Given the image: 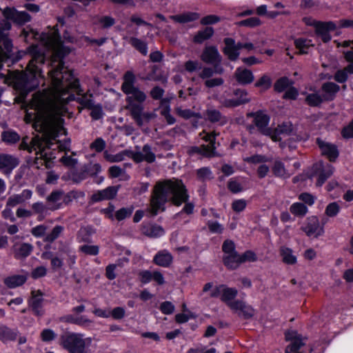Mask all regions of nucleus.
Segmentation results:
<instances>
[{
    "instance_id": "nucleus-5",
    "label": "nucleus",
    "mask_w": 353,
    "mask_h": 353,
    "mask_svg": "<svg viewBox=\"0 0 353 353\" xmlns=\"http://www.w3.org/2000/svg\"><path fill=\"white\" fill-rule=\"evenodd\" d=\"M135 76L131 71L125 72L121 85L122 91L127 95L125 109L137 124H141L140 116L144 110L143 103L147 99V94L135 85Z\"/></svg>"
},
{
    "instance_id": "nucleus-43",
    "label": "nucleus",
    "mask_w": 353,
    "mask_h": 353,
    "mask_svg": "<svg viewBox=\"0 0 353 353\" xmlns=\"http://www.w3.org/2000/svg\"><path fill=\"white\" fill-rule=\"evenodd\" d=\"M188 152L190 154H199L208 158L214 157L212 150L209 149L205 144L200 146H192L189 149Z\"/></svg>"
},
{
    "instance_id": "nucleus-44",
    "label": "nucleus",
    "mask_w": 353,
    "mask_h": 353,
    "mask_svg": "<svg viewBox=\"0 0 353 353\" xmlns=\"http://www.w3.org/2000/svg\"><path fill=\"white\" fill-rule=\"evenodd\" d=\"M290 211L296 216L303 217L307 213L308 209L305 204L296 202L290 205Z\"/></svg>"
},
{
    "instance_id": "nucleus-27",
    "label": "nucleus",
    "mask_w": 353,
    "mask_h": 353,
    "mask_svg": "<svg viewBox=\"0 0 353 353\" xmlns=\"http://www.w3.org/2000/svg\"><path fill=\"white\" fill-rule=\"evenodd\" d=\"M292 130V125L290 123H283L274 130H272V134L270 137L274 141H279L281 139L280 135H289Z\"/></svg>"
},
{
    "instance_id": "nucleus-50",
    "label": "nucleus",
    "mask_w": 353,
    "mask_h": 353,
    "mask_svg": "<svg viewBox=\"0 0 353 353\" xmlns=\"http://www.w3.org/2000/svg\"><path fill=\"white\" fill-rule=\"evenodd\" d=\"M63 231V226L56 225L50 233L45 236L44 241L48 243H52L61 235Z\"/></svg>"
},
{
    "instance_id": "nucleus-63",
    "label": "nucleus",
    "mask_w": 353,
    "mask_h": 353,
    "mask_svg": "<svg viewBox=\"0 0 353 353\" xmlns=\"http://www.w3.org/2000/svg\"><path fill=\"white\" fill-rule=\"evenodd\" d=\"M228 188L234 194L239 193L243 190L242 185L235 179H231L228 183Z\"/></svg>"
},
{
    "instance_id": "nucleus-62",
    "label": "nucleus",
    "mask_w": 353,
    "mask_h": 353,
    "mask_svg": "<svg viewBox=\"0 0 353 353\" xmlns=\"http://www.w3.org/2000/svg\"><path fill=\"white\" fill-rule=\"evenodd\" d=\"M91 110L90 116L94 120H98L103 117V110L101 105L94 103L89 108Z\"/></svg>"
},
{
    "instance_id": "nucleus-6",
    "label": "nucleus",
    "mask_w": 353,
    "mask_h": 353,
    "mask_svg": "<svg viewBox=\"0 0 353 353\" xmlns=\"http://www.w3.org/2000/svg\"><path fill=\"white\" fill-rule=\"evenodd\" d=\"M45 108H46V114H50L49 116H52V117H59L61 120V128L63 129L61 132L57 133V136L54 137V139L52 137L51 139V147H46V151L47 150H55L59 149L60 151H67L70 150V140L66 139L63 142H61L58 138L61 135H66V130L63 127L64 119L61 117V112H63V105H59L57 106V108L54 110L50 108V104L48 103V101L45 99L44 101Z\"/></svg>"
},
{
    "instance_id": "nucleus-7",
    "label": "nucleus",
    "mask_w": 353,
    "mask_h": 353,
    "mask_svg": "<svg viewBox=\"0 0 353 353\" xmlns=\"http://www.w3.org/2000/svg\"><path fill=\"white\" fill-rule=\"evenodd\" d=\"M91 343V338H83L81 334H66L61 337V345L69 353H88Z\"/></svg>"
},
{
    "instance_id": "nucleus-49",
    "label": "nucleus",
    "mask_w": 353,
    "mask_h": 353,
    "mask_svg": "<svg viewBox=\"0 0 353 353\" xmlns=\"http://www.w3.org/2000/svg\"><path fill=\"white\" fill-rule=\"evenodd\" d=\"M305 101L310 106L316 107L320 105L325 100L322 95L312 93L306 97Z\"/></svg>"
},
{
    "instance_id": "nucleus-33",
    "label": "nucleus",
    "mask_w": 353,
    "mask_h": 353,
    "mask_svg": "<svg viewBox=\"0 0 353 353\" xmlns=\"http://www.w3.org/2000/svg\"><path fill=\"white\" fill-rule=\"evenodd\" d=\"M238 294V290L234 288H229L226 285H224V288L222 291V296H221V300L226 303V305L230 308V305L234 303L233 299Z\"/></svg>"
},
{
    "instance_id": "nucleus-38",
    "label": "nucleus",
    "mask_w": 353,
    "mask_h": 353,
    "mask_svg": "<svg viewBox=\"0 0 353 353\" xmlns=\"http://www.w3.org/2000/svg\"><path fill=\"white\" fill-rule=\"evenodd\" d=\"M27 280L24 275H13L5 279L4 283L10 288H14L22 285Z\"/></svg>"
},
{
    "instance_id": "nucleus-28",
    "label": "nucleus",
    "mask_w": 353,
    "mask_h": 353,
    "mask_svg": "<svg viewBox=\"0 0 353 353\" xmlns=\"http://www.w3.org/2000/svg\"><path fill=\"white\" fill-rule=\"evenodd\" d=\"M224 43L225 45L223 48L224 54L228 56L230 60L236 61L239 56V52L236 50L234 39L225 38L224 39Z\"/></svg>"
},
{
    "instance_id": "nucleus-19",
    "label": "nucleus",
    "mask_w": 353,
    "mask_h": 353,
    "mask_svg": "<svg viewBox=\"0 0 353 353\" xmlns=\"http://www.w3.org/2000/svg\"><path fill=\"white\" fill-rule=\"evenodd\" d=\"M230 305L232 311L236 312L239 316H242L245 319H250L254 315V310L252 307L243 301L235 300L234 303Z\"/></svg>"
},
{
    "instance_id": "nucleus-2",
    "label": "nucleus",
    "mask_w": 353,
    "mask_h": 353,
    "mask_svg": "<svg viewBox=\"0 0 353 353\" xmlns=\"http://www.w3.org/2000/svg\"><path fill=\"white\" fill-rule=\"evenodd\" d=\"M45 99L39 95H33L30 103V109L34 110L33 113L27 112L26 119L34 121V127L36 130L41 132L42 135L35 136L32 139L30 143L27 141L28 138H23L20 144V149L26 150L30 152H36L37 157L34 161V165L37 168L45 165L46 168L53 166V160L56 158L55 154L52 152L46 151V147H51L52 137L57 136V133L61 132V120L59 117H52L46 114V108L44 105Z\"/></svg>"
},
{
    "instance_id": "nucleus-24",
    "label": "nucleus",
    "mask_w": 353,
    "mask_h": 353,
    "mask_svg": "<svg viewBox=\"0 0 353 353\" xmlns=\"http://www.w3.org/2000/svg\"><path fill=\"white\" fill-rule=\"evenodd\" d=\"M32 192L30 190H23L21 194H12L8 197L6 204L12 208L24 203L32 197Z\"/></svg>"
},
{
    "instance_id": "nucleus-37",
    "label": "nucleus",
    "mask_w": 353,
    "mask_h": 353,
    "mask_svg": "<svg viewBox=\"0 0 353 353\" xmlns=\"http://www.w3.org/2000/svg\"><path fill=\"white\" fill-rule=\"evenodd\" d=\"M218 135L219 134L216 133L215 132L206 133L205 131H203L202 132L199 133V137L201 139L205 142L209 143V145H206L209 149L212 150V153L214 154V157L216 156L215 141Z\"/></svg>"
},
{
    "instance_id": "nucleus-10",
    "label": "nucleus",
    "mask_w": 353,
    "mask_h": 353,
    "mask_svg": "<svg viewBox=\"0 0 353 353\" xmlns=\"http://www.w3.org/2000/svg\"><path fill=\"white\" fill-rule=\"evenodd\" d=\"M3 17L14 23L22 26L31 20V16L25 11H18L14 8L7 7L3 10Z\"/></svg>"
},
{
    "instance_id": "nucleus-42",
    "label": "nucleus",
    "mask_w": 353,
    "mask_h": 353,
    "mask_svg": "<svg viewBox=\"0 0 353 353\" xmlns=\"http://www.w3.org/2000/svg\"><path fill=\"white\" fill-rule=\"evenodd\" d=\"M280 254L285 263L293 265L296 263V257L293 254V251L289 248L283 246L280 249Z\"/></svg>"
},
{
    "instance_id": "nucleus-53",
    "label": "nucleus",
    "mask_w": 353,
    "mask_h": 353,
    "mask_svg": "<svg viewBox=\"0 0 353 353\" xmlns=\"http://www.w3.org/2000/svg\"><path fill=\"white\" fill-rule=\"evenodd\" d=\"M261 21L259 18L256 17H250L245 20L240 21L237 23L239 26H245L248 28H255L259 26Z\"/></svg>"
},
{
    "instance_id": "nucleus-13",
    "label": "nucleus",
    "mask_w": 353,
    "mask_h": 353,
    "mask_svg": "<svg viewBox=\"0 0 353 353\" xmlns=\"http://www.w3.org/2000/svg\"><path fill=\"white\" fill-rule=\"evenodd\" d=\"M43 296V294L41 290H32L31 292V296L28 300L30 309L35 316L39 317L42 316L45 313V310L43 307L44 301Z\"/></svg>"
},
{
    "instance_id": "nucleus-20",
    "label": "nucleus",
    "mask_w": 353,
    "mask_h": 353,
    "mask_svg": "<svg viewBox=\"0 0 353 353\" xmlns=\"http://www.w3.org/2000/svg\"><path fill=\"white\" fill-rule=\"evenodd\" d=\"M119 186H109L105 189L95 192L91 196L92 203H97L104 200L114 199L118 192Z\"/></svg>"
},
{
    "instance_id": "nucleus-56",
    "label": "nucleus",
    "mask_w": 353,
    "mask_h": 353,
    "mask_svg": "<svg viewBox=\"0 0 353 353\" xmlns=\"http://www.w3.org/2000/svg\"><path fill=\"white\" fill-rule=\"evenodd\" d=\"M340 210V205L336 202H332L327 205L325 214L329 217H334L339 213Z\"/></svg>"
},
{
    "instance_id": "nucleus-55",
    "label": "nucleus",
    "mask_w": 353,
    "mask_h": 353,
    "mask_svg": "<svg viewBox=\"0 0 353 353\" xmlns=\"http://www.w3.org/2000/svg\"><path fill=\"white\" fill-rule=\"evenodd\" d=\"M302 338L295 339L291 343L286 347L285 353H294L297 352L302 346L304 345Z\"/></svg>"
},
{
    "instance_id": "nucleus-35",
    "label": "nucleus",
    "mask_w": 353,
    "mask_h": 353,
    "mask_svg": "<svg viewBox=\"0 0 353 353\" xmlns=\"http://www.w3.org/2000/svg\"><path fill=\"white\" fill-rule=\"evenodd\" d=\"M200 14L194 12H187L180 14L172 16L171 18L176 22L185 23L197 20Z\"/></svg>"
},
{
    "instance_id": "nucleus-15",
    "label": "nucleus",
    "mask_w": 353,
    "mask_h": 353,
    "mask_svg": "<svg viewBox=\"0 0 353 353\" xmlns=\"http://www.w3.org/2000/svg\"><path fill=\"white\" fill-rule=\"evenodd\" d=\"M334 172V168L330 164L324 165L322 162H319L313 165L314 175L317 176L316 185L319 187L325 182V181L332 176Z\"/></svg>"
},
{
    "instance_id": "nucleus-31",
    "label": "nucleus",
    "mask_w": 353,
    "mask_h": 353,
    "mask_svg": "<svg viewBox=\"0 0 353 353\" xmlns=\"http://www.w3.org/2000/svg\"><path fill=\"white\" fill-rule=\"evenodd\" d=\"M19 330L12 329L5 325H0V340L6 342L14 341L17 338Z\"/></svg>"
},
{
    "instance_id": "nucleus-21",
    "label": "nucleus",
    "mask_w": 353,
    "mask_h": 353,
    "mask_svg": "<svg viewBox=\"0 0 353 353\" xmlns=\"http://www.w3.org/2000/svg\"><path fill=\"white\" fill-rule=\"evenodd\" d=\"M32 250V245L28 243H15L12 248V254L16 259H26Z\"/></svg>"
},
{
    "instance_id": "nucleus-46",
    "label": "nucleus",
    "mask_w": 353,
    "mask_h": 353,
    "mask_svg": "<svg viewBox=\"0 0 353 353\" xmlns=\"http://www.w3.org/2000/svg\"><path fill=\"white\" fill-rule=\"evenodd\" d=\"M272 172L276 176L288 178L290 174L285 168L284 164L280 161H276L272 167Z\"/></svg>"
},
{
    "instance_id": "nucleus-14",
    "label": "nucleus",
    "mask_w": 353,
    "mask_h": 353,
    "mask_svg": "<svg viewBox=\"0 0 353 353\" xmlns=\"http://www.w3.org/2000/svg\"><path fill=\"white\" fill-rule=\"evenodd\" d=\"M249 116L254 118V124L261 133L269 137L272 134V129L268 127L270 117L267 114L263 111H257L250 113Z\"/></svg>"
},
{
    "instance_id": "nucleus-3",
    "label": "nucleus",
    "mask_w": 353,
    "mask_h": 353,
    "mask_svg": "<svg viewBox=\"0 0 353 353\" xmlns=\"http://www.w3.org/2000/svg\"><path fill=\"white\" fill-rule=\"evenodd\" d=\"M189 195L181 180L177 179L157 181L154 187L148 210L152 216L159 211L165 210V204L171 201L174 205L179 206L185 203L181 212L190 214L193 212L194 204L188 202Z\"/></svg>"
},
{
    "instance_id": "nucleus-57",
    "label": "nucleus",
    "mask_w": 353,
    "mask_h": 353,
    "mask_svg": "<svg viewBox=\"0 0 353 353\" xmlns=\"http://www.w3.org/2000/svg\"><path fill=\"white\" fill-rule=\"evenodd\" d=\"M67 318L69 322L81 326L88 325L92 323V321L85 316L74 317L72 315H70Z\"/></svg>"
},
{
    "instance_id": "nucleus-64",
    "label": "nucleus",
    "mask_w": 353,
    "mask_h": 353,
    "mask_svg": "<svg viewBox=\"0 0 353 353\" xmlns=\"http://www.w3.org/2000/svg\"><path fill=\"white\" fill-rule=\"evenodd\" d=\"M57 336V334L51 329H44L41 332V340L44 342H50L53 341Z\"/></svg>"
},
{
    "instance_id": "nucleus-9",
    "label": "nucleus",
    "mask_w": 353,
    "mask_h": 353,
    "mask_svg": "<svg viewBox=\"0 0 353 353\" xmlns=\"http://www.w3.org/2000/svg\"><path fill=\"white\" fill-rule=\"evenodd\" d=\"M233 94L235 98L225 99L221 101V105L225 108H232L250 101L249 94L245 90L236 89L234 90Z\"/></svg>"
},
{
    "instance_id": "nucleus-4",
    "label": "nucleus",
    "mask_w": 353,
    "mask_h": 353,
    "mask_svg": "<svg viewBox=\"0 0 353 353\" xmlns=\"http://www.w3.org/2000/svg\"><path fill=\"white\" fill-rule=\"evenodd\" d=\"M32 58L29 61L27 72H14L12 74V83L14 88L20 92L22 98H25L29 92L34 90L38 85L37 76L40 75L41 69L39 65L44 63L43 53L37 51V46L31 48Z\"/></svg>"
},
{
    "instance_id": "nucleus-39",
    "label": "nucleus",
    "mask_w": 353,
    "mask_h": 353,
    "mask_svg": "<svg viewBox=\"0 0 353 353\" xmlns=\"http://www.w3.org/2000/svg\"><path fill=\"white\" fill-rule=\"evenodd\" d=\"M224 284L213 286L212 283H207L204 285L203 292H207L210 290V296L211 298H220L222 296Z\"/></svg>"
},
{
    "instance_id": "nucleus-1",
    "label": "nucleus",
    "mask_w": 353,
    "mask_h": 353,
    "mask_svg": "<svg viewBox=\"0 0 353 353\" xmlns=\"http://www.w3.org/2000/svg\"><path fill=\"white\" fill-rule=\"evenodd\" d=\"M70 52L68 48L62 45L56 47L53 54L52 63L58 61L57 65L49 71L52 81V87L37 92L33 95L43 97L50 104V108L54 110L59 105H63L61 117L66 112L65 105L71 101L77 100L84 108L89 109L94 104L92 95L84 94L80 88L79 79L74 78L72 71L64 66L63 59Z\"/></svg>"
},
{
    "instance_id": "nucleus-52",
    "label": "nucleus",
    "mask_w": 353,
    "mask_h": 353,
    "mask_svg": "<svg viewBox=\"0 0 353 353\" xmlns=\"http://www.w3.org/2000/svg\"><path fill=\"white\" fill-rule=\"evenodd\" d=\"M292 84V81L288 78L281 77L275 82L274 87L276 91L281 92Z\"/></svg>"
},
{
    "instance_id": "nucleus-22",
    "label": "nucleus",
    "mask_w": 353,
    "mask_h": 353,
    "mask_svg": "<svg viewBox=\"0 0 353 353\" xmlns=\"http://www.w3.org/2000/svg\"><path fill=\"white\" fill-rule=\"evenodd\" d=\"M322 97L325 101H333L336 93L340 90V86L333 82H325L321 86Z\"/></svg>"
},
{
    "instance_id": "nucleus-59",
    "label": "nucleus",
    "mask_w": 353,
    "mask_h": 353,
    "mask_svg": "<svg viewBox=\"0 0 353 353\" xmlns=\"http://www.w3.org/2000/svg\"><path fill=\"white\" fill-rule=\"evenodd\" d=\"M47 230L48 227L46 225H39L31 229V234L37 238H41L46 235Z\"/></svg>"
},
{
    "instance_id": "nucleus-34",
    "label": "nucleus",
    "mask_w": 353,
    "mask_h": 353,
    "mask_svg": "<svg viewBox=\"0 0 353 353\" xmlns=\"http://www.w3.org/2000/svg\"><path fill=\"white\" fill-rule=\"evenodd\" d=\"M58 254L65 259L68 265L72 267L76 262V255L74 252L68 245H64L59 250Z\"/></svg>"
},
{
    "instance_id": "nucleus-51",
    "label": "nucleus",
    "mask_w": 353,
    "mask_h": 353,
    "mask_svg": "<svg viewBox=\"0 0 353 353\" xmlns=\"http://www.w3.org/2000/svg\"><path fill=\"white\" fill-rule=\"evenodd\" d=\"M134 210L133 207L122 208L115 212L114 217L118 221L124 220L130 217Z\"/></svg>"
},
{
    "instance_id": "nucleus-47",
    "label": "nucleus",
    "mask_w": 353,
    "mask_h": 353,
    "mask_svg": "<svg viewBox=\"0 0 353 353\" xmlns=\"http://www.w3.org/2000/svg\"><path fill=\"white\" fill-rule=\"evenodd\" d=\"M130 43L143 55L148 54V46L147 43L136 37H131L130 39Z\"/></svg>"
},
{
    "instance_id": "nucleus-32",
    "label": "nucleus",
    "mask_w": 353,
    "mask_h": 353,
    "mask_svg": "<svg viewBox=\"0 0 353 353\" xmlns=\"http://www.w3.org/2000/svg\"><path fill=\"white\" fill-rule=\"evenodd\" d=\"M223 264L229 269H236L241 264L240 254L237 252L223 255Z\"/></svg>"
},
{
    "instance_id": "nucleus-30",
    "label": "nucleus",
    "mask_w": 353,
    "mask_h": 353,
    "mask_svg": "<svg viewBox=\"0 0 353 353\" xmlns=\"http://www.w3.org/2000/svg\"><path fill=\"white\" fill-rule=\"evenodd\" d=\"M63 196V191L59 190L52 191L46 199L50 205L48 209L56 210L61 208L62 204L60 201L62 200Z\"/></svg>"
},
{
    "instance_id": "nucleus-36",
    "label": "nucleus",
    "mask_w": 353,
    "mask_h": 353,
    "mask_svg": "<svg viewBox=\"0 0 353 353\" xmlns=\"http://www.w3.org/2000/svg\"><path fill=\"white\" fill-rule=\"evenodd\" d=\"M214 29L212 27H206L196 32L193 38L196 43H202L204 41L210 39L214 34Z\"/></svg>"
},
{
    "instance_id": "nucleus-45",
    "label": "nucleus",
    "mask_w": 353,
    "mask_h": 353,
    "mask_svg": "<svg viewBox=\"0 0 353 353\" xmlns=\"http://www.w3.org/2000/svg\"><path fill=\"white\" fill-rule=\"evenodd\" d=\"M96 23L99 25L100 27L103 29H108L110 27L113 26L115 24V19L108 15L105 16H96Z\"/></svg>"
},
{
    "instance_id": "nucleus-54",
    "label": "nucleus",
    "mask_w": 353,
    "mask_h": 353,
    "mask_svg": "<svg viewBox=\"0 0 353 353\" xmlns=\"http://www.w3.org/2000/svg\"><path fill=\"white\" fill-rule=\"evenodd\" d=\"M223 72V69L222 68H219L217 70H214L212 68L205 67L204 68L201 73L199 74V77L202 79H210L213 76L214 73L221 74Z\"/></svg>"
},
{
    "instance_id": "nucleus-26",
    "label": "nucleus",
    "mask_w": 353,
    "mask_h": 353,
    "mask_svg": "<svg viewBox=\"0 0 353 353\" xmlns=\"http://www.w3.org/2000/svg\"><path fill=\"white\" fill-rule=\"evenodd\" d=\"M173 261L172 254L167 250H163L158 252L154 256L153 262L159 265L163 268L169 267Z\"/></svg>"
},
{
    "instance_id": "nucleus-18",
    "label": "nucleus",
    "mask_w": 353,
    "mask_h": 353,
    "mask_svg": "<svg viewBox=\"0 0 353 353\" xmlns=\"http://www.w3.org/2000/svg\"><path fill=\"white\" fill-rule=\"evenodd\" d=\"M201 60L208 64L216 65L221 62V56L215 46H206L201 55Z\"/></svg>"
},
{
    "instance_id": "nucleus-12",
    "label": "nucleus",
    "mask_w": 353,
    "mask_h": 353,
    "mask_svg": "<svg viewBox=\"0 0 353 353\" xmlns=\"http://www.w3.org/2000/svg\"><path fill=\"white\" fill-rule=\"evenodd\" d=\"M128 153L130 154V158L137 163L142 161L152 163L156 160V155L152 152L150 145L148 144L144 145L141 151L131 150V152Z\"/></svg>"
},
{
    "instance_id": "nucleus-16",
    "label": "nucleus",
    "mask_w": 353,
    "mask_h": 353,
    "mask_svg": "<svg viewBox=\"0 0 353 353\" xmlns=\"http://www.w3.org/2000/svg\"><path fill=\"white\" fill-rule=\"evenodd\" d=\"M19 164V160L17 157L9 154H0V171L4 174L10 175Z\"/></svg>"
},
{
    "instance_id": "nucleus-41",
    "label": "nucleus",
    "mask_w": 353,
    "mask_h": 353,
    "mask_svg": "<svg viewBox=\"0 0 353 353\" xmlns=\"http://www.w3.org/2000/svg\"><path fill=\"white\" fill-rule=\"evenodd\" d=\"M94 233V230L90 225L80 228L77 233V241L79 242H89L90 236Z\"/></svg>"
},
{
    "instance_id": "nucleus-58",
    "label": "nucleus",
    "mask_w": 353,
    "mask_h": 353,
    "mask_svg": "<svg viewBox=\"0 0 353 353\" xmlns=\"http://www.w3.org/2000/svg\"><path fill=\"white\" fill-rule=\"evenodd\" d=\"M272 85V80L268 75L262 76L254 84L255 87L268 90Z\"/></svg>"
},
{
    "instance_id": "nucleus-25",
    "label": "nucleus",
    "mask_w": 353,
    "mask_h": 353,
    "mask_svg": "<svg viewBox=\"0 0 353 353\" xmlns=\"http://www.w3.org/2000/svg\"><path fill=\"white\" fill-rule=\"evenodd\" d=\"M234 77L238 83L241 85L250 84L254 79L251 70L241 67L236 69Z\"/></svg>"
},
{
    "instance_id": "nucleus-48",
    "label": "nucleus",
    "mask_w": 353,
    "mask_h": 353,
    "mask_svg": "<svg viewBox=\"0 0 353 353\" xmlns=\"http://www.w3.org/2000/svg\"><path fill=\"white\" fill-rule=\"evenodd\" d=\"M295 46L299 50L300 54H307V49L312 46V41L305 39H297L294 41Z\"/></svg>"
},
{
    "instance_id": "nucleus-29",
    "label": "nucleus",
    "mask_w": 353,
    "mask_h": 353,
    "mask_svg": "<svg viewBox=\"0 0 353 353\" xmlns=\"http://www.w3.org/2000/svg\"><path fill=\"white\" fill-rule=\"evenodd\" d=\"M142 232L149 237L157 238L164 234V230L157 224L147 223L143 225Z\"/></svg>"
},
{
    "instance_id": "nucleus-8",
    "label": "nucleus",
    "mask_w": 353,
    "mask_h": 353,
    "mask_svg": "<svg viewBox=\"0 0 353 353\" xmlns=\"http://www.w3.org/2000/svg\"><path fill=\"white\" fill-rule=\"evenodd\" d=\"M325 221H322L324 225ZM301 230L309 237L318 238L324 233L323 225H321L319 220L316 216L307 217L302 223Z\"/></svg>"
},
{
    "instance_id": "nucleus-17",
    "label": "nucleus",
    "mask_w": 353,
    "mask_h": 353,
    "mask_svg": "<svg viewBox=\"0 0 353 353\" xmlns=\"http://www.w3.org/2000/svg\"><path fill=\"white\" fill-rule=\"evenodd\" d=\"M316 143L319 147L321 154L325 156L330 161H334L339 157L337 147L331 143L317 138Z\"/></svg>"
},
{
    "instance_id": "nucleus-60",
    "label": "nucleus",
    "mask_w": 353,
    "mask_h": 353,
    "mask_svg": "<svg viewBox=\"0 0 353 353\" xmlns=\"http://www.w3.org/2000/svg\"><path fill=\"white\" fill-rule=\"evenodd\" d=\"M221 21V17L215 14H210L203 17L201 19V24L203 26L212 25L217 23Z\"/></svg>"
},
{
    "instance_id": "nucleus-61",
    "label": "nucleus",
    "mask_w": 353,
    "mask_h": 353,
    "mask_svg": "<svg viewBox=\"0 0 353 353\" xmlns=\"http://www.w3.org/2000/svg\"><path fill=\"white\" fill-rule=\"evenodd\" d=\"M224 83V80L221 77H215L207 79L204 82V85L206 88H212L214 87H219Z\"/></svg>"
},
{
    "instance_id": "nucleus-11",
    "label": "nucleus",
    "mask_w": 353,
    "mask_h": 353,
    "mask_svg": "<svg viewBox=\"0 0 353 353\" xmlns=\"http://www.w3.org/2000/svg\"><path fill=\"white\" fill-rule=\"evenodd\" d=\"M315 28V32L324 43L331 40L330 31L335 30L337 28L336 23L333 21H314L313 23Z\"/></svg>"
},
{
    "instance_id": "nucleus-40",
    "label": "nucleus",
    "mask_w": 353,
    "mask_h": 353,
    "mask_svg": "<svg viewBox=\"0 0 353 353\" xmlns=\"http://www.w3.org/2000/svg\"><path fill=\"white\" fill-rule=\"evenodd\" d=\"M1 140L9 145L17 143L20 140V136L12 130H4L1 134Z\"/></svg>"
},
{
    "instance_id": "nucleus-23",
    "label": "nucleus",
    "mask_w": 353,
    "mask_h": 353,
    "mask_svg": "<svg viewBox=\"0 0 353 353\" xmlns=\"http://www.w3.org/2000/svg\"><path fill=\"white\" fill-rule=\"evenodd\" d=\"M204 115L205 119L210 123L223 125L228 122L227 117L223 115L219 110L214 108L207 109Z\"/></svg>"
}]
</instances>
